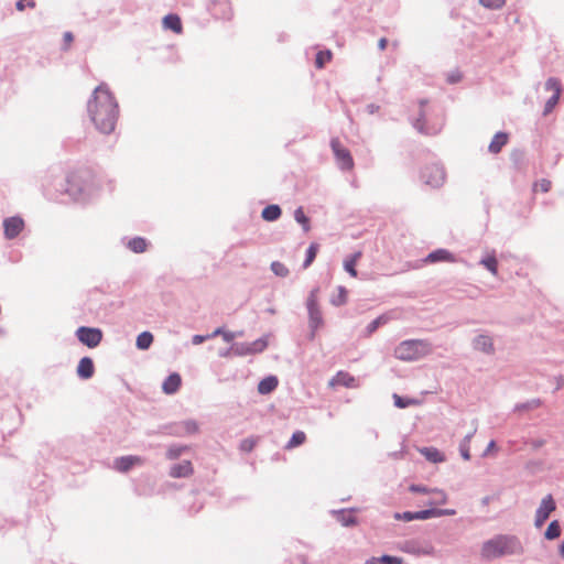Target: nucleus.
I'll return each mask as SVG.
<instances>
[{
	"label": "nucleus",
	"mask_w": 564,
	"mask_h": 564,
	"mask_svg": "<svg viewBox=\"0 0 564 564\" xmlns=\"http://www.w3.org/2000/svg\"><path fill=\"white\" fill-rule=\"evenodd\" d=\"M118 104L107 85H99L88 101V113L96 128L110 133L115 130L118 119Z\"/></svg>",
	"instance_id": "obj_1"
},
{
	"label": "nucleus",
	"mask_w": 564,
	"mask_h": 564,
	"mask_svg": "<svg viewBox=\"0 0 564 564\" xmlns=\"http://www.w3.org/2000/svg\"><path fill=\"white\" fill-rule=\"evenodd\" d=\"M97 188L96 175L90 169L80 167L66 174L65 193L74 199L90 195Z\"/></svg>",
	"instance_id": "obj_2"
},
{
	"label": "nucleus",
	"mask_w": 564,
	"mask_h": 564,
	"mask_svg": "<svg viewBox=\"0 0 564 564\" xmlns=\"http://www.w3.org/2000/svg\"><path fill=\"white\" fill-rule=\"evenodd\" d=\"M523 547L514 535H497L486 541L481 546V557L492 560L506 555L520 554Z\"/></svg>",
	"instance_id": "obj_3"
},
{
	"label": "nucleus",
	"mask_w": 564,
	"mask_h": 564,
	"mask_svg": "<svg viewBox=\"0 0 564 564\" xmlns=\"http://www.w3.org/2000/svg\"><path fill=\"white\" fill-rule=\"evenodd\" d=\"M431 351L430 344L422 339H410L400 343L394 349L395 358L404 361L416 360Z\"/></svg>",
	"instance_id": "obj_4"
},
{
	"label": "nucleus",
	"mask_w": 564,
	"mask_h": 564,
	"mask_svg": "<svg viewBox=\"0 0 564 564\" xmlns=\"http://www.w3.org/2000/svg\"><path fill=\"white\" fill-rule=\"evenodd\" d=\"M330 147L340 169L346 171L352 170L354 160L349 150L346 149L337 138L332 139Z\"/></svg>",
	"instance_id": "obj_5"
},
{
	"label": "nucleus",
	"mask_w": 564,
	"mask_h": 564,
	"mask_svg": "<svg viewBox=\"0 0 564 564\" xmlns=\"http://www.w3.org/2000/svg\"><path fill=\"white\" fill-rule=\"evenodd\" d=\"M76 335L78 340L89 348L97 347L102 339V333L98 328L83 326L77 329Z\"/></svg>",
	"instance_id": "obj_6"
},
{
	"label": "nucleus",
	"mask_w": 564,
	"mask_h": 564,
	"mask_svg": "<svg viewBox=\"0 0 564 564\" xmlns=\"http://www.w3.org/2000/svg\"><path fill=\"white\" fill-rule=\"evenodd\" d=\"M555 501L551 495L544 497L541 501L540 507L535 512V521L534 524L536 528H541L544 522L547 520L550 514L555 510Z\"/></svg>",
	"instance_id": "obj_7"
},
{
	"label": "nucleus",
	"mask_w": 564,
	"mask_h": 564,
	"mask_svg": "<svg viewBox=\"0 0 564 564\" xmlns=\"http://www.w3.org/2000/svg\"><path fill=\"white\" fill-rule=\"evenodd\" d=\"M422 178L425 184L432 187H438L444 183L445 173L444 170L438 165L426 166L422 172Z\"/></svg>",
	"instance_id": "obj_8"
},
{
	"label": "nucleus",
	"mask_w": 564,
	"mask_h": 564,
	"mask_svg": "<svg viewBox=\"0 0 564 564\" xmlns=\"http://www.w3.org/2000/svg\"><path fill=\"white\" fill-rule=\"evenodd\" d=\"M545 89L553 93L552 97L546 101L544 107V115H549L558 102L560 96L562 94V85L558 79L551 77L545 83Z\"/></svg>",
	"instance_id": "obj_9"
},
{
	"label": "nucleus",
	"mask_w": 564,
	"mask_h": 564,
	"mask_svg": "<svg viewBox=\"0 0 564 564\" xmlns=\"http://www.w3.org/2000/svg\"><path fill=\"white\" fill-rule=\"evenodd\" d=\"M23 227L24 221L20 217H10L3 221L4 235L8 239L15 238L22 231Z\"/></svg>",
	"instance_id": "obj_10"
},
{
	"label": "nucleus",
	"mask_w": 564,
	"mask_h": 564,
	"mask_svg": "<svg viewBox=\"0 0 564 564\" xmlns=\"http://www.w3.org/2000/svg\"><path fill=\"white\" fill-rule=\"evenodd\" d=\"M328 386L334 388L343 386L346 388H357L358 383L354 376L346 371H338L328 382Z\"/></svg>",
	"instance_id": "obj_11"
},
{
	"label": "nucleus",
	"mask_w": 564,
	"mask_h": 564,
	"mask_svg": "<svg viewBox=\"0 0 564 564\" xmlns=\"http://www.w3.org/2000/svg\"><path fill=\"white\" fill-rule=\"evenodd\" d=\"M182 383V378L178 373H171L163 382L162 390L166 394L175 393Z\"/></svg>",
	"instance_id": "obj_12"
},
{
	"label": "nucleus",
	"mask_w": 564,
	"mask_h": 564,
	"mask_svg": "<svg viewBox=\"0 0 564 564\" xmlns=\"http://www.w3.org/2000/svg\"><path fill=\"white\" fill-rule=\"evenodd\" d=\"M143 459L139 456H123L117 458L115 466L120 471H128L134 465H141Z\"/></svg>",
	"instance_id": "obj_13"
},
{
	"label": "nucleus",
	"mask_w": 564,
	"mask_h": 564,
	"mask_svg": "<svg viewBox=\"0 0 564 564\" xmlns=\"http://www.w3.org/2000/svg\"><path fill=\"white\" fill-rule=\"evenodd\" d=\"M95 371L94 362L89 357H84L79 360L77 366V375L83 379H89Z\"/></svg>",
	"instance_id": "obj_14"
},
{
	"label": "nucleus",
	"mask_w": 564,
	"mask_h": 564,
	"mask_svg": "<svg viewBox=\"0 0 564 564\" xmlns=\"http://www.w3.org/2000/svg\"><path fill=\"white\" fill-rule=\"evenodd\" d=\"M193 474V466L189 460H184L171 468L170 475L173 478L188 477Z\"/></svg>",
	"instance_id": "obj_15"
},
{
	"label": "nucleus",
	"mask_w": 564,
	"mask_h": 564,
	"mask_svg": "<svg viewBox=\"0 0 564 564\" xmlns=\"http://www.w3.org/2000/svg\"><path fill=\"white\" fill-rule=\"evenodd\" d=\"M426 262H430V263H435V262H454L455 261V258L453 257V254L445 250V249H437L433 252H431L426 259H425Z\"/></svg>",
	"instance_id": "obj_16"
},
{
	"label": "nucleus",
	"mask_w": 564,
	"mask_h": 564,
	"mask_svg": "<svg viewBox=\"0 0 564 564\" xmlns=\"http://www.w3.org/2000/svg\"><path fill=\"white\" fill-rule=\"evenodd\" d=\"M163 26L172 30L176 34H181L183 32L182 21L177 14L165 15L163 19Z\"/></svg>",
	"instance_id": "obj_17"
},
{
	"label": "nucleus",
	"mask_w": 564,
	"mask_h": 564,
	"mask_svg": "<svg viewBox=\"0 0 564 564\" xmlns=\"http://www.w3.org/2000/svg\"><path fill=\"white\" fill-rule=\"evenodd\" d=\"M507 142H508V134L505 132H498L494 135V138L489 144V151L491 153L497 154L507 144Z\"/></svg>",
	"instance_id": "obj_18"
},
{
	"label": "nucleus",
	"mask_w": 564,
	"mask_h": 564,
	"mask_svg": "<svg viewBox=\"0 0 564 564\" xmlns=\"http://www.w3.org/2000/svg\"><path fill=\"white\" fill-rule=\"evenodd\" d=\"M198 431H199L198 424L195 421L188 420V421L182 422L178 425V427L176 430V434L177 435H193V434L198 433Z\"/></svg>",
	"instance_id": "obj_19"
},
{
	"label": "nucleus",
	"mask_w": 564,
	"mask_h": 564,
	"mask_svg": "<svg viewBox=\"0 0 564 564\" xmlns=\"http://www.w3.org/2000/svg\"><path fill=\"white\" fill-rule=\"evenodd\" d=\"M278 387V379L273 376L262 379L258 384V391L261 394H268Z\"/></svg>",
	"instance_id": "obj_20"
},
{
	"label": "nucleus",
	"mask_w": 564,
	"mask_h": 564,
	"mask_svg": "<svg viewBox=\"0 0 564 564\" xmlns=\"http://www.w3.org/2000/svg\"><path fill=\"white\" fill-rule=\"evenodd\" d=\"M362 253L361 251H357L355 252L352 256H350L349 258H347L345 261H344V268L345 270L352 276V278H357L358 273H357V270H356V264L357 262L359 261V259L361 258Z\"/></svg>",
	"instance_id": "obj_21"
},
{
	"label": "nucleus",
	"mask_w": 564,
	"mask_h": 564,
	"mask_svg": "<svg viewBox=\"0 0 564 564\" xmlns=\"http://www.w3.org/2000/svg\"><path fill=\"white\" fill-rule=\"evenodd\" d=\"M420 453L432 463H441L445 459L444 455L435 447H423Z\"/></svg>",
	"instance_id": "obj_22"
},
{
	"label": "nucleus",
	"mask_w": 564,
	"mask_h": 564,
	"mask_svg": "<svg viewBox=\"0 0 564 564\" xmlns=\"http://www.w3.org/2000/svg\"><path fill=\"white\" fill-rule=\"evenodd\" d=\"M282 212L278 205H269L263 208L261 216L267 221H274L280 218Z\"/></svg>",
	"instance_id": "obj_23"
},
{
	"label": "nucleus",
	"mask_w": 564,
	"mask_h": 564,
	"mask_svg": "<svg viewBox=\"0 0 564 564\" xmlns=\"http://www.w3.org/2000/svg\"><path fill=\"white\" fill-rule=\"evenodd\" d=\"M147 247L148 242L142 237H134L130 239L128 242V248L135 253L144 252L147 250Z\"/></svg>",
	"instance_id": "obj_24"
},
{
	"label": "nucleus",
	"mask_w": 564,
	"mask_h": 564,
	"mask_svg": "<svg viewBox=\"0 0 564 564\" xmlns=\"http://www.w3.org/2000/svg\"><path fill=\"white\" fill-rule=\"evenodd\" d=\"M475 348L484 351V352H490L492 351V340L490 337L480 335L475 339Z\"/></svg>",
	"instance_id": "obj_25"
},
{
	"label": "nucleus",
	"mask_w": 564,
	"mask_h": 564,
	"mask_svg": "<svg viewBox=\"0 0 564 564\" xmlns=\"http://www.w3.org/2000/svg\"><path fill=\"white\" fill-rule=\"evenodd\" d=\"M365 564H402V558L391 555H382L380 557H371Z\"/></svg>",
	"instance_id": "obj_26"
},
{
	"label": "nucleus",
	"mask_w": 564,
	"mask_h": 564,
	"mask_svg": "<svg viewBox=\"0 0 564 564\" xmlns=\"http://www.w3.org/2000/svg\"><path fill=\"white\" fill-rule=\"evenodd\" d=\"M306 441V434L303 431H296L293 433L292 437L285 445V449H293L302 444H304Z\"/></svg>",
	"instance_id": "obj_27"
},
{
	"label": "nucleus",
	"mask_w": 564,
	"mask_h": 564,
	"mask_svg": "<svg viewBox=\"0 0 564 564\" xmlns=\"http://www.w3.org/2000/svg\"><path fill=\"white\" fill-rule=\"evenodd\" d=\"M333 58V53L329 50L319 51L316 54L315 66L318 69H322L327 63H329Z\"/></svg>",
	"instance_id": "obj_28"
},
{
	"label": "nucleus",
	"mask_w": 564,
	"mask_h": 564,
	"mask_svg": "<svg viewBox=\"0 0 564 564\" xmlns=\"http://www.w3.org/2000/svg\"><path fill=\"white\" fill-rule=\"evenodd\" d=\"M153 341V335L149 332H143L137 337V347L139 349H148Z\"/></svg>",
	"instance_id": "obj_29"
},
{
	"label": "nucleus",
	"mask_w": 564,
	"mask_h": 564,
	"mask_svg": "<svg viewBox=\"0 0 564 564\" xmlns=\"http://www.w3.org/2000/svg\"><path fill=\"white\" fill-rule=\"evenodd\" d=\"M294 218L295 220L302 225L303 227V230L305 232L310 231L311 229V226H310V219L308 217L305 215L304 210H303V207H299L297 209H295L294 212Z\"/></svg>",
	"instance_id": "obj_30"
},
{
	"label": "nucleus",
	"mask_w": 564,
	"mask_h": 564,
	"mask_svg": "<svg viewBox=\"0 0 564 564\" xmlns=\"http://www.w3.org/2000/svg\"><path fill=\"white\" fill-rule=\"evenodd\" d=\"M544 535L547 540H554L561 535V527L557 520H554L549 524Z\"/></svg>",
	"instance_id": "obj_31"
},
{
	"label": "nucleus",
	"mask_w": 564,
	"mask_h": 564,
	"mask_svg": "<svg viewBox=\"0 0 564 564\" xmlns=\"http://www.w3.org/2000/svg\"><path fill=\"white\" fill-rule=\"evenodd\" d=\"M267 345H268L267 340L258 339V340L253 341L252 344L248 345L243 352L245 354L261 352L265 349Z\"/></svg>",
	"instance_id": "obj_32"
},
{
	"label": "nucleus",
	"mask_w": 564,
	"mask_h": 564,
	"mask_svg": "<svg viewBox=\"0 0 564 564\" xmlns=\"http://www.w3.org/2000/svg\"><path fill=\"white\" fill-rule=\"evenodd\" d=\"M431 495L434 496V499L429 502L430 506H433V505H444V503L447 502V495L445 494V491H443L441 489L433 488L431 490Z\"/></svg>",
	"instance_id": "obj_33"
},
{
	"label": "nucleus",
	"mask_w": 564,
	"mask_h": 564,
	"mask_svg": "<svg viewBox=\"0 0 564 564\" xmlns=\"http://www.w3.org/2000/svg\"><path fill=\"white\" fill-rule=\"evenodd\" d=\"M479 4L489 10H500L506 6L507 0H478Z\"/></svg>",
	"instance_id": "obj_34"
},
{
	"label": "nucleus",
	"mask_w": 564,
	"mask_h": 564,
	"mask_svg": "<svg viewBox=\"0 0 564 564\" xmlns=\"http://www.w3.org/2000/svg\"><path fill=\"white\" fill-rule=\"evenodd\" d=\"M480 263L488 269L494 275L498 272V262L495 256L484 258Z\"/></svg>",
	"instance_id": "obj_35"
},
{
	"label": "nucleus",
	"mask_w": 564,
	"mask_h": 564,
	"mask_svg": "<svg viewBox=\"0 0 564 564\" xmlns=\"http://www.w3.org/2000/svg\"><path fill=\"white\" fill-rule=\"evenodd\" d=\"M323 324L322 313L321 311L310 312V325L313 330V334L317 328H319Z\"/></svg>",
	"instance_id": "obj_36"
},
{
	"label": "nucleus",
	"mask_w": 564,
	"mask_h": 564,
	"mask_svg": "<svg viewBox=\"0 0 564 564\" xmlns=\"http://www.w3.org/2000/svg\"><path fill=\"white\" fill-rule=\"evenodd\" d=\"M317 251H318V245L315 242L311 243L306 251V259L304 261V268H307L311 265V263L316 258Z\"/></svg>",
	"instance_id": "obj_37"
},
{
	"label": "nucleus",
	"mask_w": 564,
	"mask_h": 564,
	"mask_svg": "<svg viewBox=\"0 0 564 564\" xmlns=\"http://www.w3.org/2000/svg\"><path fill=\"white\" fill-rule=\"evenodd\" d=\"M338 294L334 296L330 302L332 304L339 306L347 302V290L344 286H338Z\"/></svg>",
	"instance_id": "obj_38"
},
{
	"label": "nucleus",
	"mask_w": 564,
	"mask_h": 564,
	"mask_svg": "<svg viewBox=\"0 0 564 564\" xmlns=\"http://www.w3.org/2000/svg\"><path fill=\"white\" fill-rule=\"evenodd\" d=\"M470 438H471V434L470 435H467L463 442L460 443L459 445V451H460V454L463 456V458L465 460H469L470 459V452H469V442H470Z\"/></svg>",
	"instance_id": "obj_39"
},
{
	"label": "nucleus",
	"mask_w": 564,
	"mask_h": 564,
	"mask_svg": "<svg viewBox=\"0 0 564 564\" xmlns=\"http://www.w3.org/2000/svg\"><path fill=\"white\" fill-rule=\"evenodd\" d=\"M271 270L278 275V276H286L289 274V269L279 261H273L271 263Z\"/></svg>",
	"instance_id": "obj_40"
},
{
	"label": "nucleus",
	"mask_w": 564,
	"mask_h": 564,
	"mask_svg": "<svg viewBox=\"0 0 564 564\" xmlns=\"http://www.w3.org/2000/svg\"><path fill=\"white\" fill-rule=\"evenodd\" d=\"M552 183L546 178H542L534 183L533 191H541L542 193H547L551 189Z\"/></svg>",
	"instance_id": "obj_41"
},
{
	"label": "nucleus",
	"mask_w": 564,
	"mask_h": 564,
	"mask_svg": "<svg viewBox=\"0 0 564 564\" xmlns=\"http://www.w3.org/2000/svg\"><path fill=\"white\" fill-rule=\"evenodd\" d=\"M317 292H318V290H313L307 299L308 313L319 311L318 305H317Z\"/></svg>",
	"instance_id": "obj_42"
},
{
	"label": "nucleus",
	"mask_w": 564,
	"mask_h": 564,
	"mask_svg": "<svg viewBox=\"0 0 564 564\" xmlns=\"http://www.w3.org/2000/svg\"><path fill=\"white\" fill-rule=\"evenodd\" d=\"M187 449H188L187 446H172L167 449V453H166L167 458L175 459L178 456H181L183 452H185Z\"/></svg>",
	"instance_id": "obj_43"
},
{
	"label": "nucleus",
	"mask_w": 564,
	"mask_h": 564,
	"mask_svg": "<svg viewBox=\"0 0 564 564\" xmlns=\"http://www.w3.org/2000/svg\"><path fill=\"white\" fill-rule=\"evenodd\" d=\"M388 322V317L384 316V315H381L379 316L378 318H376L375 321H372L369 325H368V332L369 334L373 333L380 325H383Z\"/></svg>",
	"instance_id": "obj_44"
},
{
	"label": "nucleus",
	"mask_w": 564,
	"mask_h": 564,
	"mask_svg": "<svg viewBox=\"0 0 564 564\" xmlns=\"http://www.w3.org/2000/svg\"><path fill=\"white\" fill-rule=\"evenodd\" d=\"M414 513H415V520H426V519L435 517V509L416 511Z\"/></svg>",
	"instance_id": "obj_45"
},
{
	"label": "nucleus",
	"mask_w": 564,
	"mask_h": 564,
	"mask_svg": "<svg viewBox=\"0 0 564 564\" xmlns=\"http://www.w3.org/2000/svg\"><path fill=\"white\" fill-rule=\"evenodd\" d=\"M257 444L256 438H246L240 443V449L243 452H251Z\"/></svg>",
	"instance_id": "obj_46"
},
{
	"label": "nucleus",
	"mask_w": 564,
	"mask_h": 564,
	"mask_svg": "<svg viewBox=\"0 0 564 564\" xmlns=\"http://www.w3.org/2000/svg\"><path fill=\"white\" fill-rule=\"evenodd\" d=\"M29 7V8H34L35 7V2L33 0H18L17 2V9L19 11H24V9Z\"/></svg>",
	"instance_id": "obj_47"
},
{
	"label": "nucleus",
	"mask_w": 564,
	"mask_h": 564,
	"mask_svg": "<svg viewBox=\"0 0 564 564\" xmlns=\"http://www.w3.org/2000/svg\"><path fill=\"white\" fill-rule=\"evenodd\" d=\"M394 518L397 520H403V521H412L415 520V513L414 512H403V513H395Z\"/></svg>",
	"instance_id": "obj_48"
},
{
	"label": "nucleus",
	"mask_w": 564,
	"mask_h": 564,
	"mask_svg": "<svg viewBox=\"0 0 564 564\" xmlns=\"http://www.w3.org/2000/svg\"><path fill=\"white\" fill-rule=\"evenodd\" d=\"M409 489H410V491L415 492V494H431V490H432L427 487L420 486V485H411L409 487Z\"/></svg>",
	"instance_id": "obj_49"
},
{
	"label": "nucleus",
	"mask_w": 564,
	"mask_h": 564,
	"mask_svg": "<svg viewBox=\"0 0 564 564\" xmlns=\"http://www.w3.org/2000/svg\"><path fill=\"white\" fill-rule=\"evenodd\" d=\"M455 513L454 509H435V517L454 516Z\"/></svg>",
	"instance_id": "obj_50"
},
{
	"label": "nucleus",
	"mask_w": 564,
	"mask_h": 564,
	"mask_svg": "<svg viewBox=\"0 0 564 564\" xmlns=\"http://www.w3.org/2000/svg\"><path fill=\"white\" fill-rule=\"evenodd\" d=\"M235 337H236V334H235V333H232V332L225 330V332L223 333V338H224V340H225V341H227V343L232 341V340L235 339Z\"/></svg>",
	"instance_id": "obj_51"
},
{
	"label": "nucleus",
	"mask_w": 564,
	"mask_h": 564,
	"mask_svg": "<svg viewBox=\"0 0 564 564\" xmlns=\"http://www.w3.org/2000/svg\"><path fill=\"white\" fill-rule=\"evenodd\" d=\"M423 122H424V115L421 113L420 118L415 122L416 129H419L421 132L424 131Z\"/></svg>",
	"instance_id": "obj_52"
},
{
	"label": "nucleus",
	"mask_w": 564,
	"mask_h": 564,
	"mask_svg": "<svg viewBox=\"0 0 564 564\" xmlns=\"http://www.w3.org/2000/svg\"><path fill=\"white\" fill-rule=\"evenodd\" d=\"M492 451H496V442H495V441H491V442L488 444V446H487L486 451L484 452V456L489 455Z\"/></svg>",
	"instance_id": "obj_53"
},
{
	"label": "nucleus",
	"mask_w": 564,
	"mask_h": 564,
	"mask_svg": "<svg viewBox=\"0 0 564 564\" xmlns=\"http://www.w3.org/2000/svg\"><path fill=\"white\" fill-rule=\"evenodd\" d=\"M394 403L398 408H405L408 405L399 395H394Z\"/></svg>",
	"instance_id": "obj_54"
},
{
	"label": "nucleus",
	"mask_w": 564,
	"mask_h": 564,
	"mask_svg": "<svg viewBox=\"0 0 564 564\" xmlns=\"http://www.w3.org/2000/svg\"><path fill=\"white\" fill-rule=\"evenodd\" d=\"M207 338H208L207 336L195 335L193 337V344H195V345L202 344Z\"/></svg>",
	"instance_id": "obj_55"
},
{
	"label": "nucleus",
	"mask_w": 564,
	"mask_h": 564,
	"mask_svg": "<svg viewBox=\"0 0 564 564\" xmlns=\"http://www.w3.org/2000/svg\"><path fill=\"white\" fill-rule=\"evenodd\" d=\"M387 45H388V40L386 37H382L379 40V42H378L379 50H381V51L386 50Z\"/></svg>",
	"instance_id": "obj_56"
},
{
	"label": "nucleus",
	"mask_w": 564,
	"mask_h": 564,
	"mask_svg": "<svg viewBox=\"0 0 564 564\" xmlns=\"http://www.w3.org/2000/svg\"><path fill=\"white\" fill-rule=\"evenodd\" d=\"M224 332H225V330H224L223 328H217L216 330H214V333H213V334L207 335V337L213 338V337H216V336H218V335H221V336H223V333H224Z\"/></svg>",
	"instance_id": "obj_57"
},
{
	"label": "nucleus",
	"mask_w": 564,
	"mask_h": 564,
	"mask_svg": "<svg viewBox=\"0 0 564 564\" xmlns=\"http://www.w3.org/2000/svg\"><path fill=\"white\" fill-rule=\"evenodd\" d=\"M64 39L66 42L70 43L73 41L72 33H69V32L65 33Z\"/></svg>",
	"instance_id": "obj_58"
},
{
	"label": "nucleus",
	"mask_w": 564,
	"mask_h": 564,
	"mask_svg": "<svg viewBox=\"0 0 564 564\" xmlns=\"http://www.w3.org/2000/svg\"><path fill=\"white\" fill-rule=\"evenodd\" d=\"M560 553H561L562 557H564V542L561 544Z\"/></svg>",
	"instance_id": "obj_59"
}]
</instances>
